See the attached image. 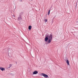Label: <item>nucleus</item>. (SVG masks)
Listing matches in <instances>:
<instances>
[{
  "mask_svg": "<svg viewBox=\"0 0 78 78\" xmlns=\"http://www.w3.org/2000/svg\"><path fill=\"white\" fill-rule=\"evenodd\" d=\"M52 38L53 37L52 35H47L45 36V42H47L48 40V44H50V43L51 42V41L52 39H53Z\"/></svg>",
  "mask_w": 78,
  "mask_h": 78,
  "instance_id": "nucleus-1",
  "label": "nucleus"
},
{
  "mask_svg": "<svg viewBox=\"0 0 78 78\" xmlns=\"http://www.w3.org/2000/svg\"><path fill=\"white\" fill-rule=\"evenodd\" d=\"M42 75L43 76L45 77V78H48V75L42 73Z\"/></svg>",
  "mask_w": 78,
  "mask_h": 78,
  "instance_id": "nucleus-2",
  "label": "nucleus"
},
{
  "mask_svg": "<svg viewBox=\"0 0 78 78\" xmlns=\"http://www.w3.org/2000/svg\"><path fill=\"white\" fill-rule=\"evenodd\" d=\"M33 74H34V75L37 74V73H38V72H37V71H35L34 72H33Z\"/></svg>",
  "mask_w": 78,
  "mask_h": 78,
  "instance_id": "nucleus-3",
  "label": "nucleus"
},
{
  "mask_svg": "<svg viewBox=\"0 0 78 78\" xmlns=\"http://www.w3.org/2000/svg\"><path fill=\"white\" fill-rule=\"evenodd\" d=\"M0 69L2 71H3V70L5 71V70L4 68L1 67H0Z\"/></svg>",
  "mask_w": 78,
  "mask_h": 78,
  "instance_id": "nucleus-4",
  "label": "nucleus"
},
{
  "mask_svg": "<svg viewBox=\"0 0 78 78\" xmlns=\"http://www.w3.org/2000/svg\"><path fill=\"white\" fill-rule=\"evenodd\" d=\"M66 63L68 65V66H69L70 64H69V60H67L66 61Z\"/></svg>",
  "mask_w": 78,
  "mask_h": 78,
  "instance_id": "nucleus-5",
  "label": "nucleus"
},
{
  "mask_svg": "<svg viewBox=\"0 0 78 78\" xmlns=\"http://www.w3.org/2000/svg\"><path fill=\"white\" fill-rule=\"evenodd\" d=\"M28 29H29V30H31V26H29L28 27Z\"/></svg>",
  "mask_w": 78,
  "mask_h": 78,
  "instance_id": "nucleus-6",
  "label": "nucleus"
},
{
  "mask_svg": "<svg viewBox=\"0 0 78 78\" xmlns=\"http://www.w3.org/2000/svg\"><path fill=\"white\" fill-rule=\"evenodd\" d=\"M50 10H49L48 12V15H50Z\"/></svg>",
  "mask_w": 78,
  "mask_h": 78,
  "instance_id": "nucleus-7",
  "label": "nucleus"
},
{
  "mask_svg": "<svg viewBox=\"0 0 78 78\" xmlns=\"http://www.w3.org/2000/svg\"><path fill=\"white\" fill-rule=\"evenodd\" d=\"M45 22H47V20L46 19L45 20Z\"/></svg>",
  "mask_w": 78,
  "mask_h": 78,
  "instance_id": "nucleus-8",
  "label": "nucleus"
},
{
  "mask_svg": "<svg viewBox=\"0 0 78 78\" xmlns=\"http://www.w3.org/2000/svg\"><path fill=\"white\" fill-rule=\"evenodd\" d=\"M10 66H11V65H10Z\"/></svg>",
  "mask_w": 78,
  "mask_h": 78,
  "instance_id": "nucleus-9",
  "label": "nucleus"
},
{
  "mask_svg": "<svg viewBox=\"0 0 78 78\" xmlns=\"http://www.w3.org/2000/svg\"><path fill=\"white\" fill-rule=\"evenodd\" d=\"M77 22H78V21H77Z\"/></svg>",
  "mask_w": 78,
  "mask_h": 78,
  "instance_id": "nucleus-10",
  "label": "nucleus"
}]
</instances>
